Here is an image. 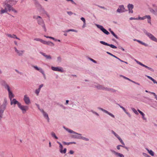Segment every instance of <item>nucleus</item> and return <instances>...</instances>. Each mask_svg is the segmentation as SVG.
<instances>
[{
	"mask_svg": "<svg viewBox=\"0 0 157 157\" xmlns=\"http://www.w3.org/2000/svg\"><path fill=\"white\" fill-rule=\"evenodd\" d=\"M96 5L97 6H98V7H100L101 8L103 9L104 10H107L106 8H105L104 6H100L98 5Z\"/></svg>",
	"mask_w": 157,
	"mask_h": 157,
	"instance_id": "56",
	"label": "nucleus"
},
{
	"mask_svg": "<svg viewBox=\"0 0 157 157\" xmlns=\"http://www.w3.org/2000/svg\"><path fill=\"white\" fill-rule=\"evenodd\" d=\"M109 88H108L107 87H105L104 86L103 90L108 91L109 90Z\"/></svg>",
	"mask_w": 157,
	"mask_h": 157,
	"instance_id": "54",
	"label": "nucleus"
},
{
	"mask_svg": "<svg viewBox=\"0 0 157 157\" xmlns=\"http://www.w3.org/2000/svg\"><path fill=\"white\" fill-rule=\"evenodd\" d=\"M63 143L65 145H68L71 144H76V143L75 142H63Z\"/></svg>",
	"mask_w": 157,
	"mask_h": 157,
	"instance_id": "35",
	"label": "nucleus"
},
{
	"mask_svg": "<svg viewBox=\"0 0 157 157\" xmlns=\"http://www.w3.org/2000/svg\"><path fill=\"white\" fill-rule=\"evenodd\" d=\"M7 105V101H5L3 102L2 104L1 105L0 107V113L2 114L4 110L6 109V105Z\"/></svg>",
	"mask_w": 157,
	"mask_h": 157,
	"instance_id": "4",
	"label": "nucleus"
},
{
	"mask_svg": "<svg viewBox=\"0 0 157 157\" xmlns=\"http://www.w3.org/2000/svg\"><path fill=\"white\" fill-rule=\"evenodd\" d=\"M40 53L44 57H45L46 59H52V57L50 55H46L45 53H44L42 52H40Z\"/></svg>",
	"mask_w": 157,
	"mask_h": 157,
	"instance_id": "20",
	"label": "nucleus"
},
{
	"mask_svg": "<svg viewBox=\"0 0 157 157\" xmlns=\"http://www.w3.org/2000/svg\"><path fill=\"white\" fill-rule=\"evenodd\" d=\"M34 40H36V41H40V42L41 43H43V42H44V40H43L41 39H40V38H35L34 39Z\"/></svg>",
	"mask_w": 157,
	"mask_h": 157,
	"instance_id": "39",
	"label": "nucleus"
},
{
	"mask_svg": "<svg viewBox=\"0 0 157 157\" xmlns=\"http://www.w3.org/2000/svg\"><path fill=\"white\" fill-rule=\"evenodd\" d=\"M117 138L118 139V140H119V141L121 143V144H124V142L119 136L118 137H117Z\"/></svg>",
	"mask_w": 157,
	"mask_h": 157,
	"instance_id": "50",
	"label": "nucleus"
},
{
	"mask_svg": "<svg viewBox=\"0 0 157 157\" xmlns=\"http://www.w3.org/2000/svg\"><path fill=\"white\" fill-rule=\"evenodd\" d=\"M138 20H144L145 19V16H144L143 17H138Z\"/></svg>",
	"mask_w": 157,
	"mask_h": 157,
	"instance_id": "52",
	"label": "nucleus"
},
{
	"mask_svg": "<svg viewBox=\"0 0 157 157\" xmlns=\"http://www.w3.org/2000/svg\"><path fill=\"white\" fill-rule=\"evenodd\" d=\"M57 59L58 62H60L61 61V58L60 56L58 57Z\"/></svg>",
	"mask_w": 157,
	"mask_h": 157,
	"instance_id": "57",
	"label": "nucleus"
},
{
	"mask_svg": "<svg viewBox=\"0 0 157 157\" xmlns=\"http://www.w3.org/2000/svg\"><path fill=\"white\" fill-rule=\"evenodd\" d=\"M127 7L129 13H133V11L132 9L134 8L133 5L131 4H128L127 6Z\"/></svg>",
	"mask_w": 157,
	"mask_h": 157,
	"instance_id": "15",
	"label": "nucleus"
},
{
	"mask_svg": "<svg viewBox=\"0 0 157 157\" xmlns=\"http://www.w3.org/2000/svg\"><path fill=\"white\" fill-rule=\"evenodd\" d=\"M44 44H46L51 46H54V44L52 42L50 41H46L44 40L43 43Z\"/></svg>",
	"mask_w": 157,
	"mask_h": 157,
	"instance_id": "22",
	"label": "nucleus"
},
{
	"mask_svg": "<svg viewBox=\"0 0 157 157\" xmlns=\"http://www.w3.org/2000/svg\"><path fill=\"white\" fill-rule=\"evenodd\" d=\"M127 10H125L124 7L123 5H121L119 6V8L117 10V12L119 13H123L127 11Z\"/></svg>",
	"mask_w": 157,
	"mask_h": 157,
	"instance_id": "7",
	"label": "nucleus"
},
{
	"mask_svg": "<svg viewBox=\"0 0 157 157\" xmlns=\"http://www.w3.org/2000/svg\"><path fill=\"white\" fill-rule=\"evenodd\" d=\"M145 17V18H147L148 19H151V17L150 15H146Z\"/></svg>",
	"mask_w": 157,
	"mask_h": 157,
	"instance_id": "64",
	"label": "nucleus"
},
{
	"mask_svg": "<svg viewBox=\"0 0 157 157\" xmlns=\"http://www.w3.org/2000/svg\"><path fill=\"white\" fill-rule=\"evenodd\" d=\"M24 100L25 103L27 105H29L30 103V101L29 98L27 95H25L24 98Z\"/></svg>",
	"mask_w": 157,
	"mask_h": 157,
	"instance_id": "13",
	"label": "nucleus"
},
{
	"mask_svg": "<svg viewBox=\"0 0 157 157\" xmlns=\"http://www.w3.org/2000/svg\"><path fill=\"white\" fill-rule=\"evenodd\" d=\"M135 60L136 61V62L137 63H138V64H139V65H140L141 66H142V65L143 64L142 63L136 60V59H135Z\"/></svg>",
	"mask_w": 157,
	"mask_h": 157,
	"instance_id": "59",
	"label": "nucleus"
},
{
	"mask_svg": "<svg viewBox=\"0 0 157 157\" xmlns=\"http://www.w3.org/2000/svg\"><path fill=\"white\" fill-rule=\"evenodd\" d=\"M43 86V84H41V85H40L39 86V87L38 88V89H37L39 90H40H40H41V88Z\"/></svg>",
	"mask_w": 157,
	"mask_h": 157,
	"instance_id": "58",
	"label": "nucleus"
},
{
	"mask_svg": "<svg viewBox=\"0 0 157 157\" xmlns=\"http://www.w3.org/2000/svg\"><path fill=\"white\" fill-rule=\"evenodd\" d=\"M21 110L23 113H25L26 111L29 109V107L27 105H23L21 104L18 107Z\"/></svg>",
	"mask_w": 157,
	"mask_h": 157,
	"instance_id": "6",
	"label": "nucleus"
},
{
	"mask_svg": "<svg viewBox=\"0 0 157 157\" xmlns=\"http://www.w3.org/2000/svg\"><path fill=\"white\" fill-rule=\"evenodd\" d=\"M111 132L112 134H113L115 136H116L117 138L119 136L117 134L116 132H115L113 130H112L111 131Z\"/></svg>",
	"mask_w": 157,
	"mask_h": 157,
	"instance_id": "44",
	"label": "nucleus"
},
{
	"mask_svg": "<svg viewBox=\"0 0 157 157\" xmlns=\"http://www.w3.org/2000/svg\"><path fill=\"white\" fill-rule=\"evenodd\" d=\"M106 53L114 57V58L117 59H118L119 61H120L121 62H123L122 61V60L121 59H120V58H119L117 57L116 56H114V55H113V54H111V53H110L109 52H106Z\"/></svg>",
	"mask_w": 157,
	"mask_h": 157,
	"instance_id": "30",
	"label": "nucleus"
},
{
	"mask_svg": "<svg viewBox=\"0 0 157 157\" xmlns=\"http://www.w3.org/2000/svg\"><path fill=\"white\" fill-rule=\"evenodd\" d=\"M80 19L83 21V23H85L86 22L85 19L83 17H81Z\"/></svg>",
	"mask_w": 157,
	"mask_h": 157,
	"instance_id": "60",
	"label": "nucleus"
},
{
	"mask_svg": "<svg viewBox=\"0 0 157 157\" xmlns=\"http://www.w3.org/2000/svg\"><path fill=\"white\" fill-rule=\"evenodd\" d=\"M40 91L38 89H36L35 91V93L36 94L37 96H38Z\"/></svg>",
	"mask_w": 157,
	"mask_h": 157,
	"instance_id": "49",
	"label": "nucleus"
},
{
	"mask_svg": "<svg viewBox=\"0 0 157 157\" xmlns=\"http://www.w3.org/2000/svg\"><path fill=\"white\" fill-rule=\"evenodd\" d=\"M98 109H99L100 110H101V111H103V112L109 115L111 117H112L113 118H115V116H114V115H113V114H112V113L109 112L108 111H107V110L102 108H101V107H98Z\"/></svg>",
	"mask_w": 157,
	"mask_h": 157,
	"instance_id": "11",
	"label": "nucleus"
},
{
	"mask_svg": "<svg viewBox=\"0 0 157 157\" xmlns=\"http://www.w3.org/2000/svg\"><path fill=\"white\" fill-rule=\"evenodd\" d=\"M40 6H38L40 8V10L43 13L47 15L48 16V14L47 12L45 10L44 8H43L41 5H40L39 3L38 4Z\"/></svg>",
	"mask_w": 157,
	"mask_h": 157,
	"instance_id": "24",
	"label": "nucleus"
},
{
	"mask_svg": "<svg viewBox=\"0 0 157 157\" xmlns=\"http://www.w3.org/2000/svg\"><path fill=\"white\" fill-rule=\"evenodd\" d=\"M147 151H148L149 154L152 156H154V152L151 150H149L148 149H147Z\"/></svg>",
	"mask_w": 157,
	"mask_h": 157,
	"instance_id": "36",
	"label": "nucleus"
},
{
	"mask_svg": "<svg viewBox=\"0 0 157 157\" xmlns=\"http://www.w3.org/2000/svg\"><path fill=\"white\" fill-rule=\"evenodd\" d=\"M7 36L9 37L13 38H16L17 39H18L19 40H20V39L19 38L17 37L16 35L15 34H13L11 35L10 34H7Z\"/></svg>",
	"mask_w": 157,
	"mask_h": 157,
	"instance_id": "25",
	"label": "nucleus"
},
{
	"mask_svg": "<svg viewBox=\"0 0 157 157\" xmlns=\"http://www.w3.org/2000/svg\"><path fill=\"white\" fill-rule=\"evenodd\" d=\"M110 151L112 153H114L116 156L118 157H119V155H119L120 153L116 152L114 150L112 149L110 150Z\"/></svg>",
	"mask_w": 157,
	"mask_h": 157,
	"instance_id": "31",
	"label": "nucleus"
},
{
	"mask_svg": "<svg viewBox=\"0 0 157 157\" xmlns=\"http://www.w3.org/2000/svg\"><path fill=\"white\" fill-rule=\"evenodd\" d=\"M120 76L121 77H122L124 78L125 79L128 80L131 82V81L132 80H131L130 79H129V78H128L123 75H120Z\"/></svg>",
	"mask_w": 157,
	"mask_h": 157,
	"instance_id": "48",
	"label": "nucleus"
},
{
	"mask_svg": "<svg viewBox=\"0 0 157 157\" xmlns=\"http://www.w3.org/2000/svg\"><path fill=\"white\" fill-rule=\"evenodd\" d=\"M142 154L145 157H150V156L149 155H147L146 153L143 152Z\"/></svg>",
	"mask_w": 157,
	"mask_h": 157,
	"instance_id": "53",
	"label": "nucleus"
},
{
	"mask_svg": "<svg viewBox=\"0 0 157 157\" xmlns=\"http://www.w3.org/2000/svg\"><path fill=\"white\" fill-rule=\"evenodd\" d=\"M33 67L36 70L38 71H39L40 68H39L37 66H34Z\"/></svg>",
	"mask_w": 157,
	"mask_h": 157,
	"instance_id": "61",
	"label": "nucleus"
},
{
	"mask_svg": "<svg viewBox=\"0 0 157 157\" xmlns=\"http://www.w3.org/2000/svg\"><path fill=\"white\" fill-rule=\"evenodd\" d=\"M44 36L45 37H46V38H50L51 39H52L53 40H55V41H56V39H55L53 37H51V36H46L45 35H44Z\"/></svg>",
	"mask_w": 157,
	"mask_h": 157,
	"instance_id": "45",
	"label": "nucleus"
},
{
	"mask_svg": "<svg viewBox=\"0 0 157 157\" xmlns=\"http://www.w3.org/2000/svg\"><path fill=\"white\" fill-rule=\"evenodd\" d=\"M125 113L129 117H131V115L128 112H127L126 111V112H125Z\"/></svg>",
	"mask_w": 157,
	"mask_h": 157,
	"instance_id": "63",
	"label": "nucleus"
},
{
	"mask_svg": "<svg viewBox=\"0 0 157 157\" xmlns=\"http://www.w3.org/2000/svg\"><path fill=\"white\" fill-rule=\"evenodd\" d=\"M137 42L140 43V44H141L142 45H144L146 47H147L148 46V44L145 43H144L140 40H137Z\"/></svg>",
	"mask_w": 157,
	"mask_h": 157,
	"instance_id": "34",
	"label": "nucleus"
},
{
	"mask_svg": "<svg viewBox=\"0 0 157 157\" xmlns=\"http://www.w3.org/2000/svg\"><path fill=\"white\" fill-rule=\"evenodd\" d=\"M10 104L11 105L13 104L14 105L17 104L18 107L21 103L17 101L15 99H13V100L11 99V101H10Z\"/></svg>",
	"mask_w": 157,
	"mask_h": 157,
	"instance_id": "18",
	"label": "nucleus"
},
{
	"mask_svg": "<svg viewBox=\"0 0 157 157\" xmlns=\"http://www.w3.org/2000/svg\"><path fill=\"white\" fill-rule=\"evenodd\" d=\"M7 90L8 91L9 97L10 100L11 101V99H12V98L14 97V95L13 94L12 92L10 91V88L8 89Z\"/></svg>",
	"mask_w": 157,
	"mask_h": 157,
	"instance_id": "23",
	"label": "nucleus"
},
{
	"mask_svg": "<svg viewBox=\"0 0 157 157\" xmlns=\"http://www.w3.org/2000/svg\"><path fill=\"white\" fill-rule=\"evenodd\" d=\"M14 49H15V52H17V53L18 54V55L19 56H21L23 55V53L24 52V51H19L18 50L16 47H14Z\"/></svg>",
	"mask_w": 157,
	"mask_h": 157,
	"instance_id": "21",
	"label": "nucleus"
},
{
	"mask_svg": "<svg viewBox=\"0 0 157 157\" xmlns=\"http://www.w3.org/2000/svg\"><path fill=\"white\" fill-rule=\"evenodd\" d=\"M70 31H72V32H77V31L74 29H68L67 30H66L65 31H64V32H68Z\"/></svg>",
	"mask_w": 157,
	"mask_h": 157,
	"instance_id": "41",
	"label": "nucleus"
},
{
	"mask_svg": "<svg viewBox=\"0 0 157 157\" xmlns=\"http://www.w3.org/2000/svg\"><path fill=\"white\" fill-rule=\"evenodd\" d=\"M81 135H72L71 136V137L72 138L77 139H82V140H85L86 141H88L89 140V139L86 137H85L83 136H81Z\"/></svg>",
	"mask_w": 157,
	"mask_h": 157,
	"instance_id": "2",
	"label": "nucleus"
},
{
	"mask_svg": "<svg viewBox=\"0 0 157 157\" xmlns=\"http://www.w3.org/2000/svg\"><path fill=\"white\" fill-rule=\"evenodd\" d=\"M51 135L55 139H58V137L56 136L54 132H52L51 133Z\"/></svg>",
	"mask_w": 157,
	"mask_h": 157,
	"instance_id": "38",
	"label": "nucleus"
},
{
	"mask_svg": "<svg viewBox=\"0 0 157 157\" xmlns=\"http://www.w3.org/2000/svg\"><path fill=\"white\" fill-rule=\"evenodd\" d=\"M51 69L53 71H58L61 72H64V70L62 69V68L61 67H54L52 66L51 67Z\"/></svg>",
	"mask_w": 157,
	"mask_h": 157,
	"instance_id": "10",
	"label": "nucleus"
},
{
	"mask_svg": "<svg viewBox=\"0 0 157 157\" xmlns=\"http://www.w3.org/2000/svg\"><path fill=\"white\" fill-rule=\"evenodd\" d=\"M37 17L39 18L37 20V23L40 25H42V24L44 23L43 19L40 16H38Z\"/></svg>",
	"mask_w": 157,
	"mask_h": 157,
	"instance_id": "17",
	"label": "nucleus"
},
{
	"mask_svg": "<svg viewBox=\"0 0 157 157\" xmlns=\"http://www.w3.org/2000/svg\"><path fill=\"white\" fill-rule=\"evenodd\" d=\"M4 6L5 7V9H2L0 11V14H2L4 13H6L7 10H8V8L7 7H6V6H5V4L4 5Z\"/></svg>",
	"mask_w": 157,
	"mask_h": 157,
	"instance_id": "26",
	"label": "nucleus"
},
{
	"mask_svg": "<svg viewBox=\"0 0 157 157\" xmlns=\"http://www.w3.org/2000/svg\"><path fill=\"white\" fill-rule=\"evenodd\" d=\"M141 66L144 67H145V68H147L149 70H150V71H151L152 72L154 71V70L153 69L148 67V66L145 65H144L143 64H142Z\"/></svg>",
	"mask_w": 157,
	"mask_h": 157,
	"instance_id": "32",
	"label": "nucleus"
},
{
	"mask_svg": "<svg viewBox=\"0 0 157 157\" xmlns=\"http://www.w3.org/2000/svg\"><path fill=\"white\" fill-rule=\"evenodd\" d=\"M100 42L101 44L103 45L109 46L113 48H117V47L116 46H115L114 45L112 44H108L107 43H106L104 41H100Z\"/></svg>",
	"mask_w": 157,
	"mask_h": 157,
	"instance_id": "12",
	"label": "nucleus"
},
{
	"mask_svg": "<svg viewBox=\"0 0 157 157\" xmlns=\"http://www.w3.org/2000/svg\"><path fill=\"white\" fill-rule=\"evenodd\" d=\"M17 1L13 0H8L6 1L5 3H8L11 6L16 4Z\"/></svg>",
	"mask_w": 157,
	"mask_h": 157,
	"instance_id": "16",
	"label": "nucleus"
},
{
	"mask_svg": "<svg viewBox=\"0 0 157 157\" xmlns=\"http://www.w3.org/2000/svg\"><path fill=\"white\" fill-rule=\"evenodd\" d=\"M150 94H153L155 96V98L157 100V95L154 92H150Z\"/></svg>",
	"mask_w": 157,
	"mask_h": 157,
	"instance_id": "51",
	"label": "nucleus"
},
{
	"mask_svg": "<svg viewBox=\"0 0 157 157\" xmlns=\"http://www.w3.org/2000/svg\"><path fill=\"white\" fill-rule=\"evenodd\" d=\"M89 59L91 61H92V62H93V63H97V61H95V60L91 58H89Z\"/></svg>",
	"mask_w": 157,
	"mask_h": 157,
	"instance_id": "55",
	"label": "nucleus"
},
{
	"mask_svg": "<svg viewBox=\"0 0 157 157\" xmlns=\"http://www.w3.org/2000/svg\"><path fill=\"white\" fill-rule=\"evenodd\" d=\"M117 105H118L123 110V111L124 112H126V109H125L124 107L123 106H122L121 105H120L119 104L117 103H116Z\"/></svg>",
	"mask_w": 157,
	"mask_h": 157,
	"instance_id": "40",
	"label": "nucleus"
},
{
	"mask_svg": "<svg viewBox=\"0 0 157 157\" xmlns=\"http://www.w3.org/2000/svg\"><path fill=\"white\" fill-rule=\"evenodd\" d=\"M139 112V113L142 116V118L144 120H146L147 119L144 116L145 114H144L139 109L137 110Z\"/></svg>",
	"mask_w": 157,
	"mask_h": 157,
	"instance_id": "27",
	"label": "nucleus"
},
{
	"mask_svg": "<svg viewBox=\"0 0 157 157\" xmlns=\"http://www.w3.org/2000/svg\"><path fill=\"white\" fill-rule=\"evenodd\" d=\"M152 6L155 9H153L151 8H149V11L151 13H152L154 15H157V6L154 4H153Z\"/></svg>",
	"mask_w": 157,
	"mask_h": 157,
	"instance_id": "3",
	"label": "nucleus"
},
{
	"mask_svg": "<svg viewBox=\"0 0 157 157\" xmlns=\"http://www.w3.org/2000/svg\"><path fill=\"white\" fill-rule=\"evenodd\" d=\"M132 110L133 112L136 115H138L139 114L138 112H137L136 110L134 108H132Z\"/></svg>",
	"mask_w": 157,
	"mask_h": 157,
	"instance_id": "42",
	"label": "nucleus"
},
{
	"mask_svg": "<svg viewBox=\"0 0 157 157\" xmlns=\"http://www.w3.org/2000/svg\"><path fill=\"white\" fill-rule=\"evenodd\" d=\"M120 147H122V146L121 145H118L117 146V148L118 150H120Z\"/></svg>",
	"mask_w": 157,
	"mask_h": 157,
	"instance_id": "62",
	"label": "nucleus"
},
{
	"mask_svg": "<svg viewBox=\"0 0 157 157\" xmlns=\"http://www.w3.org/2000/svg\"><path fill=\"white\" fill-rule=\"evenodd\" d=\"M1 84L2 86H3L7 90L8 89L10 88L9 85L7 84L6 82L4 80H2V81Z\"/></svg>",
	"mask_w": 157,
	"mask_h": 157,
	"instance_id": "19",
	"label": "nucleus"
},
{
	"mask_svg": "<svg viewBox=\"0 0 157 157\" xmlns=\"http://www.w3.org/2000/svg\"><path fill=\"white\" fill-rule=\"evenodd\" d=\"M57 143L59 144V151L62 154H65L66 153L67 151V149L66 148H64V149L63 150V146L59 142L57 141Z\"/></svg>",
	"mask_w": 157,
	"mask_h": 157,
	"instance_id": "8",
	"label": "nucleus"
},
{
	"mask_svg": "<svg viewBox=\"0 0 157 157\" xmlns=\"http://www.w3.org/2000/svg\"><path fill=\"white\" fill-rule=\"evenodd\" d=\"M96 26L105 34L107 35L109 34V32L105 29L102 26L99 25H96Z\"/></svg>",
	"mask_w": 157,
	"mask_h": 157,
	"instance_id": "5",
	"label": "nucleus"
},
{
	"mask_svg": "<svg viewBox=\"0 0 157 157\" xmlns=\"http://www.w3.org/2000/svg\"><path fill=\"white\" fill-rule=\"evenodd\" d=\"M42 114L43 116L47 120L48 122H49V118L48 117V114L45 112Z\"/></svg>",
	"mask_w": 157,
	"mask_h": 157,
	"instance_id": "29",
	"label": "nucleus"
},
{
	"mask_svg": "<svg viewBox=\"0 0 157 157\" xmlns=\"http://www.w3.org/2000/svg\"><path fill=\"white\" fill-rule=\"evenodd\" d=\"M141 66L144 67H145V68H147L149 70H150V71H151L152 72L154 71V70L153 69L148 67V66L145 65H144L143 64H142Z\"/></svg>",
	"mask_w": 157,
	"mask_h": 157,
	"instance_id": "33",
	"label": "nucleus"
},
{
	"mask_svg": "<svg viewBox=\"0 0 157 157\" xmlns=\"http://www.w3.org/2000/svg\"><path fill=\"white\" fill-rule=\"evenodd\" d=\"M39 71L40 72H41L43 75V76L45 77V75L44 72V71L43 70L42 68H40V69Z\"/></svg>",
	"mask_w": 157,
	"mask_h": 157,
	"instance_id": "43",
	"label": "nucleus"
},
{
	"mask_svg": "<svg viewBox=\"0 0 157 157\" xmlns=\"http://www.w3.org/2000/svg\"><path fill=\"white\" fill-rule=\"evenodd\" d=\"M5 6H6V7H7L8 8V10L10 12V11H12L15 13H17V11L13 8L12 7V6L9 5V4L5 3Z\"/></svg>",
	"mask_w": 157,
	"mask_h": 157,
	"instance_id": "9",
	"label": "nucleus"
},
{
	"mask_svg": "<svg viewBox=\"0 0 157 157\" xmlns=\"http://www.w3.org/2000/svg\"><path fill=\"white\" fill-rule=\"evenodd\" d=\"M142 31L151 40L157 43V39L151 33L148 32L145 29H143Z\"/></svg>",
	"mask_w": 157,
	"mask_h": 157,
	"instance_id": "1",
	"label": "nucleus"
},
{
	"mask_svg": "<svg viewBox=\"0 0 157 157\" xmlns=\"http://www.w3.org/2000/svg\"><path fill=\"white\" fill-rule=\"evenodd\" d=\"M63 128L66 130L68 132H69L71 133H73L75 134L76 135H82L81 134H79L78 133L75 132H74L72 130H71V129H70L67 128H66L65 126H63Z\"/></svg>",
	"mask_w": 157,
	"mask_h": 157,
	"instance_id": "14",
	"label": "nucleus"
},
{
	"mask_svg": "<svg viewBox=\"0 0 157 157\" xmlns=\"http://www.w3.org/2000/svg\"><path fill=\"white\" fill-rule=\"evenodd\" d=\"M90 112H92L94 114H95L97 116H99V114L97 113L96 112H95L94 111H93V110H91L90 111Z\"/></svg>",
	"mask_w": 157,
	"mask_h": 157,
	"instance_id": "46",
	"label": "nucleus"
},
{
	"mask_svg": "<svg viewBox=\"0 0 157 157\" xmlns=\"http://www.w3.org/2000/svg\"><path fill=\"white\" fill-rule=\"evenodd\" d=\"M110 33L116 39H119L118 36L114 33L113 31H111Z\"/></svg>",
	"mask_w": 157,
	"mask_h": 157,
	"instance_id": "37",
	"label": "nucleus"
},
{
	"mask_svg": "<svg viewBox=\"0 0 157 157\" xmlns=\"http://www.w3.org/2000/svg\"><path fill=\"white\" fill-rule=\"evenodd\" d=\"M117 91V90H116L114 89H113L112 88H109V90L108 91H110V92H113V93Z\"/></svg>",
	"mask_w": 157,
	"mask_h": 157,
	"instance_id": "47",
	"label": "nucleus"
},
{
	"mask_svg": "<svg viewBox=\"0 0 157 157\" xmlns=\"http://www.w3.org/2000/svg\"><path fill=\"white\" fill-rule=\"evenodd\" d=\"M104 86L103 85L98 84L97 85L95 86V87L98 90H103Z\"/></svg>",
	"mask_w": 157,
	"mask_h": 157,
	"instance_id": "28",
	"label": "nucleus"
}]
</instances>
